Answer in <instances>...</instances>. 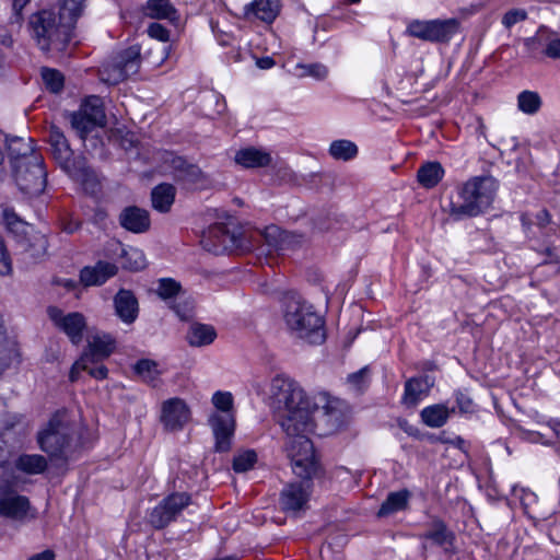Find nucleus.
<instances>
[{
  "label": "nucleus",
  "instance_id": "nucleus-3",
  "mask_svg": "<svg viewBox=\"0 0 560 560\" xmlns=\"http://www.w3.org/2000/svg\"><path fill=\"white\" fill-rule=\"evenodd\" d=\"M498 180L492 176H476L457 189V199L451 201L450 215L456 220L475 218L492 205L498 190Z\"/></svg>",
  "mask_w": 560,
  "mask_h": 560
},
{
  "label": "nucleus",
  "instance_id": "nucleus-10",
  "mask_svg": "<svg viewBox=\"0 0 560 560\" xmlns=\"http://www.w3.org/2000/svg\"><path fill=\"white\" fill-rule=\"evenodd\" d=\"M14 178L19 188L31 196L44 191L47 172L40 154H31L27 160L14 164Z\"/></svg>",
  "mask_w": 560,
  "mask_h": 560
},
{
  "label": "nucleus",
  "instance_id": "nucleus-54",
  "mask_svg": "<svg viewBox=\"0 0 560 560\" xmlns=\"http://www.w3.org/2000/svg\"><path fill=\"white\" fill-rule=\"evenodd\" d=\"M456 404H457V407L459 408L460 412L466 413V412L472 411V407H474L472 400L462 392L456 393Z\"/></svg>",
  "mask_w": 560,
  "mask_h": 560
},
{
  "label": "nucleus",
  "instance_id": "nucleus-62",
  "mask_svg": "<svg viewBox=\"0 0 560 560\" xmlns=\"http://www.w3.org/2000/svg\"><path fill=\"white\" fill-rule=\"evenodd\" d=\"M12 7L15 15L20 18L22 10L31 0H12Z\"/></svg>",
  "mask_w": 560,
  "mask_h": 560
},
{
  "label": "nucleus",
  "instance_id": "nucleus-5",
  "mask_svg": "<svg viewBox=\"0 0 560 560\" xmlns=\"http://www.w3.org/2000/svg\"><path fill=\"white\" fill-rule=\"evenodd\" d=\"M39 448L51 460L67 463L80 445L79 433L65 413H56L37 434Z\"/></svg>",
  "mask_w": 560,
  "mask_h": 560
},
{
  "label": "nucleus",
  "instance_id": "nucleus-43",
  "mask_svg": "<svg viewBox=\"0 0 560 560\" xmlns=\"http://www.w3.org/2000/svg\"><path fill=\"white\" fill-rule=\"evenodd\" d=\"M155 291L162 300L175 299L180 293L182 285L172 278H162L158 281Z\"/></svg>",
  "mask_w": 560,
  "mask_h": 560
},
{
  "label": "nucleus",
  "instance_id": "nucleus-64",
  "mask_svg": "<svg viewBox=\"0 0 560 560\" xmlns=\"http://www.w3.org/2000/svg\"><path fill=\"white\" fill-rule=\"evenodd\" d=\"M59 351L56 350H47L45 353V360L47 362H55L59 360Z\"/></svg>",
  "mask_w": 560,
  "mask_h": 560
},
{
  "label": "nucleus",
  "instance_id": "nucleus-23",
  "mask_svg": "<svg viewBox=\"0 0 560 560\" xmlns=\"http://www.w3.org/2000/svg\"><path fill=\"white\" fill-rule=\"evenodd\" d=\"M280 0H254L244 7V18L272 23L280 13Z\"/></svg>",
  "mask_w": 560,
  "mask_h": 560
},
{
  "label": "nucleus",
  "instance_id": "nucleus-50",
  "mask_svg": "<svg viewBox=\"0 0 560 560\" xmlns=\"http://www.w3.org/2000/svg\"><path fill=\"white\" fill-rule=\"evenodd\" d=\"M85 0H63L61 4L62 15H70L75 21L82 14Z\"/></svg>",
  "mask_w": 560,
  "mask_h": 560
},
{
  "label": "nucleus",
  "instance_id": "nucleus-49",
  "mask_svg": "<svg viewBox=\"0 0 560 560\" xmlns=\"http://www.w3.org/2000/svg\"><path fill=\"white\" fill-rule=\"evenodd\" d=\"M527 19V12L524 9L509 10L502 18V24L505 28H511L516 23L523 22Z\"/></svg>",
  "mask_w": 560,
  "mask_h": 560
},
{
  "label": "nucleus",
  "instance_id": "nucleus-31",
  "mask_svg": "<svg viewBox=\"0 0 560 560\" xmlns=\"http://www.w3.org/2000/svg\"><path fill=\"white\" fill-rule=\"evenodd\" d=\"M77 115H84L91 118L92 122H96L104 127L106 125V115L103 101L100 96H90L81 105Z\"/></svg>",
  "mask_w": 560,
  "mask_h": 560
},
{
  "label": "nucleus",
  "instance_id": "nucleus-59",
  "mask_svg": "<svg viewBox=\"0 0 560 560\" xmlns=\"http://www.w3.org/2000/svg\"><path fill=\"white\" fill-rule=\"evenodd\" d=\"M550 222V214L547 210L542 209L536 214V224L539 228H545Z\"/></svg>",
  "mask_w": 560,
  "mask_h": 560
},
{
  "label": "nucleus",
  "instance_id": "nucleus-11",
  "mask_svg": "<svg viewBox=\"0 0 560 560\" xmlns=\"http://www.w3.org/2000/svg\"><path fill=\"white\" fill-rule=\"evenodd\" d=\"M318 469V467L316 468ZM292 470H294L292 468ZM301 481L287 483L280 492L279 504L281 511L287 514L298 515L307 509L312 493V478L316 475L315 470L310 476H302L293 471Z\"/></svg>",
  "mask_w": 560,
  "mask_h": 560
},
{
  "label": "nucleus",
  "instance_id": "nucleus-7",
  "mask_svg": "<svg viewBox=\"0 0 560 560\" xmlns=\"http://www.w3.org/2000/svg\"><path fill=\"white\" fill-rule=\"evenodd\" d=\"M215 410L209 416L208 423L212 430L219 453L230 451L235 431L233 396L230 392H215L211 398Z\"/></svg>",
  "mask_w": 560,
  "mask_h": 560
},
{
  "label": "nucleus",
  "instance_id": "nucleus-6",
  "mask_svg": "<svg viewBox=\"0 0 560 560\" xmlns=\"http://www.w3.org/2000/svg\"><path fill=\"white\" fill-rule=\"evenodd\" d=\"M48 141L51 147L52 155L60 167L74 180L82 183L85 190L95 192L98 183L94 171L86 165L83 158L73 156V151L67 138L58 127H50Z\"/></svg>",
  "mask_w": 560,
  "mask_h": 560
},
{
  "label": "nucleus",
  "instance_id": "nucleus-13",
  "mask_svg": "<svg viewBox=\"0 0 560 560\" xmlns=\"http://www.w3.org/2000/svg\"><path fill=\"white\" fill-rule=\"evenodd\" d=\"M165 163L170 165L173 176L178 182H183L186 185H191L199 189L208 188L211 184L207 174H205L196 164L187 162L182 156L167 153Z\"/></svg>",
  "mask_w": 560,
  "mask_h": 560
},
{
  "label": "nucleus",
  "instance_id": "nucleus-60",
  "mask_svg": "<svg viewBox=\"0 0 560 560\" xmlns=\"http://www.w3.org/2000/svg\"><path fill=\"white\" fill-rule=\"evenodd\" d=\"M0 44L7 47L12 46L13 44L12 35L2 26H0Z\"/></svg>",
  "mask_w": 560,
  "mask_h": 560
},
{
  "label": "nucleus",
  "instance_id": "nucleus-17",
  "mask_svg": "<svg viewBox=\"0 0 560 560\" xmlns=\"http://www.w3.org/2000/svg\"><path fill=\"white\" fill-rule=\"evenodd\" d=\"M190 411L180 398H170L162 405L161 421L170 431L180 430L189 420Z\"/></svg>",
  "mask_w": 560,
  "mask_h": 560
},
{
  "label": "nucleus",
  "instance_id": "nucleus-58",
  "mask_svg": "<svg viewBox=\"0 0 560 560\" xmlns=\"http://www.w3.org/2000/svg\"><path fill=\"white\" fill-rule=\"evenodd\" d=\"M81 221L70 219L63 223L62 230L68 234H73L81 228Z\"/></svg>",
  "mask_w": 560,
  "mask_h": 560
},
{
  "label": "nucleus",
  "instance_id": "nucleus-37",
  "mask_svg": "<svg viewBox=\"0 0 560 560\" xmlns=\"http://www.w3.org/2000/svg\"><path fill=\"white\" fill-rule=\"evenodd\" d=\"M120 258L121 267L129 271H139L147 266L144 253L136 247L122 248Z\"/></svg>",
  "mask_w": 560,
  "mask_h": 560
},
{
  "label": "nucleus",
  "instance_id": "nucleus-24",
  "mask_svg": "<svg viewBox=\"0 0 560 560\" xmlns=\"http://www.w3.org/2000/svg\"><path fill=\"white\" fill-rule=\"evenodd\" d=\"M117 271L118 268L115 264L101 260L93 267H84L80 271V280L86 287L101 285L114 277Z\"/></svg>",
  "mask_w": 560,
  "mask_h": 560
},
{
  "label": "nucleus",
  "instance_id": "nucleus-1",
  "mask_svg": "<svg viewBox=\"0 0 560 560\" xmlns=\"http://www.w3.org/2000/svg\"><path fill=\"white\" fill-rule=\"evenodd\" d=\"M270 408L287 434L285 452L291 466L296 474L310 476L317 468L314 446L307 438L314 428V411H323L322 421L327 427L325 434H329L345 424L347 404L327 393H318L311 399L296 381L278 375L270 385Z\"/></svg>",
  "mask_w": 560,
  "mask_h": 560
},
{
  "label": "nucleus",
  "instance_id": "nucleus-61",
  "mask_svg": "<svg viewBox=\"0 0 560 560\" xmlns=\"http://www.w3.org/2000/svg\"><path fill=\"white\" fill-rule=\"evenodd\" d=\"M28 560H55V553L54 551L47 549L32 556Z\"/></svg>",
  "mask_w": 560,
  "mask_h": 560
},
{
  "label": "nucleus",
  "instance_id": "nucleus-29",
  "mask_svg": "<svg viewBox=\"0 0 560 560\" xmlns=\"http://www.w3.org/2000/svg\"><path fill=\"white\" fill-rule=\"evenodd\" d=\"M175 196L176 188L172 184H160L151 191L152 207L159 212H168L174 203Z\"/></svg>",
  "mask_w": 560,
  "mask_h": 560
},
{
  "label": "nucleus",
  "instance_id": "nucleus-25",
  "mask_svg": "<svg viewBox=\"0 0 560 560\" xmlns=\"http://www.w3.org/2000/svg\"><path fill=\"white\" fill-rule=\"evenodd\" d=\"M431 384L428 377H412L405 383L402 404L407 407H416L420 400L428 396Z\"/></svg>",
  "mask_w": 560,
  "mask_h": 560
},
{
  "label": "nucleus",
  "instance_id": "nucleus-42",
  "mask_svg": "<svg viewBox=\"0 0 560 560\" xmlns=\"http://www.w3.org/2000/svg\"><path fill=\"white\" fill-rule=\"evenodd\" d=\"M42 79L46 89L52 93H59L63 89L65 78L62 73L56 69L43 68Z\"/></svg>",
  "mask_w": 560,
  "mask_h": 560
},
{
  "label": "nucleus",
  "instance_id": "nucleus-51",
  "mask_svg": "<svg viewBox=\"0 0 560 560\" xmlns=\"http://www.w3.org/2000/svg\"><path fill=\"white\" fill-rule=\"evenodd\" d=\"M148 34L150 37L155 38L160 42H168L170 39V32L166 27H164L160 23H151L148 27Z\"/></svg>",
  "mask_w": 560,
  "mask_h": 560
},
{
  "label": "nucleus",
  "instance_id": "nucleus-56",
  "mask_svg": "<svg viewBox=\"0 0 560 560\" xmlns=\"http://www.w3.org/2000/svg\"><path fill=\"white\" fill-rule=\"evenodd\" d=\"M94 364L95 363H89V368L85 369V372L96 380L106 378L108 373L107 368L102 363L96 366H93Z\"/></svg>",
  "mask_w": 560,
  "mask_h": 560
},
{
  "label": "nucleus",
  "instance_id": "nucleus-9",
  "mask_svg": "<svg viewBox=\"0 0 560 560\" xmlns=\"http://www.w3.org/2000/svg\"><path fill=\"white\" fill-rule=\"evenodd\" d=\"M459 30L460 21L455 18L428 21L415 20L407 27L410 36L435 44L450 43Z\"/></svg>",
  "mask_w": 560,
  "mask_h": 560
},
{
  "label": "nucleus",
  "instance_id": "nucleus-32",
  "mask_svg": "<svg viewBox=\"0 0 560 560\" xmlns=\"http://www.w3.org/2000/svg\"><path fill=\"white\" fill-rule=\"evenodd\" d=\"M410 492L407 489L390 492L386 500L382 503L377 516L383 517L395 512L402 511L407 508Z\"/></svg>",
  "mask_w": 560,
  "mask_h": 560
},
{
  "label": "nucleus",
  "instance_id": "nucleus-27",
  "mask_svg": "<svg viewBox=\"0 0 560 560\" xmlns=\"http://www.w3.org/2000/svg\"><path fill=\"white\" fill-rule=\"evenodd\" d=\"M453 412L454 408L450 409L444 404H435L423 408L420 412V417L427 427L441 428L447 422Z\"/></svg>",
  "mask_w": 560,
  "mask_h": 560
},
{
  "label": "nucleus",
  "instance_id": "nucleus-47",
  "mask_svg": "<svg viewBox=\"0 0 560 560\" xmlns=\"http://www.w3.org/2000/svg\"><path fill=\"white\" fill-rule=\"evenodd\" d=\"M296 67L302 70L300 77H312L316 80H324L329 72L328 68L320 62L298 65Z\"/></svg>",
  "mask_w": 560,
  "mask_h": 560
},
{
  "label": "nucleus",
  "instance_id": "nucleus-12",
  "mask_svg": "<svg viewBox=\"0 0 560 560\" xmlns=\"http://www.w3.org/2000/svg\"><path fill=\"white\" fill-rule=\"evenodd\" d=\"M190 503V494L186 492L171 493L152 509L149 514V523L155 529H163L174 522Z\"/></svg>",
  "mask_w": 560,
  "mask_h": 560
},
{
  "label": "nucleus",
  "instance_id": "nucleus-20",
  "mask_svg": "<svg viewBox=\"0 0 560 560\" xmlns=\"http://www.w3.org/2000/svg\"><path fill=\"white\" fill-rule=\"evenodd\" d=\"M116 315L125 324H132L139 314V302L132 291L120 289L114 296Z\"/></svg>",
  "mask_w": 560,
  "mask_h": 560
},
{
  "label": "nucleus",
  "instance_id": "nucleus-2",
  "mask_svg": "<svg viewBox=\"0 0 560 560\" xmlns=\"http://www.w3.org/2000/svg\"><path fill=\"white\" fill-rule=\"evenodd\" d=\"M75 22L70 15H62L59 8L58 12L45 9L33 13L27 25L31 37L42 51L61 52L71 40Z\"/></svg>",
  "mask_w": 560,
  "mask_h": 560
},
{
  "label": "nucleus",
  "instance_id": "nucleus-16",
  "mask_svg": "<svg viewBox=\"0 0 560 560\" xmlns=\"http://www.w3.org/2000/svg\"><path fill=\"white\" fill-rule=\"evenodd\" d=\"M201 244L206 250L220 255L235 245V236L225 224L217 223L203 233Z\"/></svg>",
  "mask_w": 560,
  "mask_h": 560
},
{
  "label": "nucleus",
  "instance_id": "nucleus-19",
  "mask_svg": "<svg viewBox=\"0 0 560 560\" xmlns=\"http://www.w3.org/2000/svg\"><path fill=\"white\" fill-rule=\"evenodd\" d=\"M118 221L121 228L135 234L145 233L151 225L149 211L137 206L124 208Z\"/></svg>",
  "mask_w": 560,
  "mask_h": 560
},
{
  "label": "nucleus",
  "instance_id": "nucleus-30",
  "mask_svg": "<svg viewBox=\"0 0 560 560\" xmlns=\"http://www.w3.org/2000/svg\"><path fill=\"white\" fill-rule=\"evenodd\" d=\"M217 337L215 329L206 324H192L187 332L186 340L192 347H203L212 343Z\"/></svg>",
  "mask_w": 560,
  "mask_h": 560
},
{
  "label": "nucleus",
  "instance_id": "nucleus-22",
  "mask_svg": "<svg viewBox=\"0 0 560 560\" xmlns=\"http://www.w3.org/2000/svg\"><path fill=\"white\" fill-rule=\"evenodd\" d=\"M115 349V340L109 335L94 336L89 341L88 348L82 354V361L89 363H101L108 358Z\"/></svg>",
  "mask_w": 560,
  "mask_h": 560
},
{
  "label": "nucleus",
  "instance_id": "nucleus-21",
  "mask_svg": "<svg viewBox=\"0 0 560 560\" xmlns=\"http://www.w3.org/2000/svg\"><path fill=\"white\" fill-rule=\"evenodd\" d=\"M20 225L23 228V236H20L18 240V243L20 244L22 250L31 258H40L43 257L48 247V241L47 237L40 233L35 232L32 228L20 223Z\"/></svg>",
  "mask_w": 560,
  "mask_h": 560
},
{
  "label": "nucleus",
  "instance_id": "nucleus-55",
  "mask_svg": "<svg viewBox=\"0 0 560 560\" xmlns=\"http://www.w3.org/2000/svg\"><path fill=\"white\" fill-rule=\"evenodd\" d=\"M173 310L178 315L180 319H188L192 315V304L190 302H184V306L182 307L180 302H176L173 305Z\"/></svg>",
  "mask_w": 560,
  "mask_h": 560
},
{
  "label": "nucleus",
  "instance_id": "nucleus-53",
  "mask_svg": "<svg viewBox=\"0 0 560 560\" xmlns=\"http://www.w3.org/2000/svg\"><path fill=\"white\" fill-rule=\"evenodd\" d=\"M370 370L368 366L362 368L361 370L350 374L348 376V382L352 384L354 387L360 388L362 384L365 383L369 376Z\"/></svg>",
  "mask_w": 560,
  "mask_h": 560
},
{
  "label": "nucleus",
  "instance_id": "nucleus-15",
  "mask_svg": "<svg viewBox=\"0 0 560 560\" xmlns=\"http://www.w3.org/2000/svg\"><path fill=\"white\" fill-rule=\"evenodd\" d=\"M30 510V501L26 497L14 490L0 492V516L16 522L26 518Z\"/></svg>",
  "mask_w": 560,
  "mask_h": 560
},
{
  "label": "nucleus",
  "instance_id": "nucleus-52",
  "mask_svg": "<svg viewBox=\"0 0 560 560\" xmlns=\"http://www.w3.org/2000/svg\"><path fill=\"white\" fill-rule=\"evenodd\" d=\"M12 271L11 258L2 241H0V275L5 276Z\"/></svg>",
  "mask_w": 560,
  "mask_h": 560
},
{
  "label": "nucleus",
  "instance_id": "nucleus-38",
  "mask_svg": "<svg viewBox=\"0 0 560 560\" xmlns=\"http://www.w3.org/2000/svg\"><path fill=\"white\" fill-rule=\"evenodd\" d=\"M329 154L335 160L350 161L358 155V147L350 140H335L330 143Z\"/></svg>",
  "mask_w": 560,
  "mask_h": 560
},
{
  "label": "nucleus",
  "instance_id": "nucleus-8",
  "mask_svg": "<svg viewBox=\"0 0 560 560\" xmlns=\"http://www.w3.org/2000/svg\"><path fill=\"white\" fill-rule=\"evenodd\" d=\"M141 66V50L132 45L116 52L100 69L101 80L107 84H118L129 77L137 74Z\"/></svg>",
  "mask_w": 560,
  "mask_h": 560
},
{
  "label": "nucleus",
  "instance_id": "nucleus-39",
  "mask_svg": "<svg viewBox=\"0 0 560 560\" xmlns=\"http://www.w3.org/2000/svg\"><path fill=\"white\" fill-rule=\"evenodd\" d=\"M135 372L148 384L155 387L159 383L160 372L158 364L149 359H142L135 365Z\"/></svg>",
  "mask_w": 560,
  "mask_h": 560
},
{
  "label": "nucleus",
  "instance_id": "nucleus-57",
  "mask_svg": "<svg viewBox=\"0 0 560 560\" xmlns=\"http://www.w3.org/2000/svg\"><path fill=\"white\" fill-rule=\"evenodd\" d=\"M89 368V362H83L82 357L74 362L70 370L69 378L71 382H75L79 378V374L81 371H85Z\"/></svg>",
  "mask_w": 560,
  "mask_h": 560
},
{
  "label": "nucleus",
  "instance_id": "nucleus-26",
  "mask_svg": "<svg viewBox=\"0 0 560 560\" xmlns=\"http://www.w3.org/2000/svg\"><path fill=\"white\" fill-rule=\"evenodd\" d=\"M235 162L246 168L266 167L271 163L270 153L254 148H245L236 152Z\"/></svg>",
  "mask_w": 560,
  "mask_h": 560
},
{
  "label": "nucleus",
  "instance_id": "nucleus-34",
  "mask_svg": "<svg viewBox=\"0 0 560 560\" xmlns=\"http://www.w3.org/2000/svg\"><path fill=\"white\" fill-rule=\"evenodd\" d=\"M444 170L439 162H428L417 172V178L424 188L435 187L443 178Z\"/></svg>",
  "mask_w": 560,
  "mask_h": 560
},
{
  "label": "nucleus",
  "instance_id": "nucleus-35",
  "mask_svg": "<svg viewBox=\"0 0 560 560\" xmlns=\"http://www.w3.org/2000/svg\"><path fill=\"white\" fill-rule=\"evenodd\" d=\"M143 14L156 20L167 19L173 21L176 19V10L168 0H148L143 7Z\"/></svg>",
  "mask_w": 560,
  "mask_h": 560
},
{
  "label": "nucleus",
  "instance_id": "nucleus-28",
  "mask_svg": "<svg viewBox=\"0 0 560 560\" xmlns=\"http://www.w3.org/2000/svg\"><path fill=\"white\" fill-rule=\"evenodd\" d=\"M16 355V343L8 336L2 315L0 314V375L12 364Z\"/></svg>",
  "mask_w": 560,
  "mask_h": 560
},
{
  "label": "nucleus",
  "instance_id": "nucleus-33",
  "mask_svg": "<svg viewBox=\"0 0 560 560\" xmlns=\"http://www.w3.org/2000/svg\"><path fill=\"white\" fill-rule=\"evenodd\" d=\"M8 152L14 167L15 163L25 161L31 154H38L26 139L21 137L7 138Z\"/></svg>",
  "mask_w": 560,
  "mask_h": 560
},
{
  "label": "nucleus",
  "instance_id": "nucleus-40",
  "mask_svg": "<svg viewBox=\"0 0 560 560\" xmlns=\"http://www.w3.org/2000/svg\"><path fill=\"white\" fill-rule=\"evenodd\" d=\"M293 234L281 231L278 226L271 225L266 228L264 232V237L266 240V243L271 249L280 250L283 249V244L285 242H289V238H291Z\"/></svg>",
  "mask_w": 560,
  "mask_h": 560
},
{
  "label": "nucleus",
  "instance_id": "nucleus-44",
  "mask_svg": "<svg viewBox=\"0 0 560 560\" xmlns=\"http://www.w3.org/2000/svg\"><path fill=\"white\" fill-rule=\"evenodd\" d=\"M548 37V30L545 26H540L533 37H528L524 39V46L532 56H536L538 52H541L544 48H546V42Z\"/></svg>",
  "mask_w": 560,
  "mask_h": 560
},
{
  "label": "nucleus",
  "instance_id": "nucleus-4",
  "mask_svg": "<svg viewBox=\"0 0 560 560\" xmlns=\"http://www.w3.org/2000/svg\"><path fill=\"white\" fill-rule=\"evenodd\" d=\"M283 320L298 338L310 343H322L325 338L324 318L314 306L296 293L285 294L282 300Z\"/></svg>",
  "mask_w": 560,
  "mask_h": 560
},
{
  "label": "nucleus",
  "instance_id": "nucleus-14",
  "mask_svg": "<svg viewBox=\"0 0 560 560\" xmlns=\"http://www.w3.org/2000/svg\"><path fill=\"white\" fill-rule=\"evenodd\" d=\"M47 313L55 326L63 331L73 345L78 346L82 342L83 332L86 329V319L82 313L63 314L56 306L48 307Z\"/></svg>",
  "mask_w": 560,
  "mask_h": 560
},
{
  "label": "nucleus",
  "instance_id": "nucleus-46",
  "mask_svg": "<svg viewBox=\"0 0 560 560\" xmlns=\"http://www.w3.org/2000/svg\"><path fill=\"white\" fill-rule=\"evenodd\" d=\"M71 126L81 139H84L95 128L102 127L96 122H92L91 118L84 115L72 114Z\"/></svg>",
  "mask_w": 560,
  "mask_h": 560
},
{
  "label": "nucleus",
  "instance_id": "nucleus-36",
  "mask_svg": "<svg viewBox=\"0 0 560 560\" xmlns=\"http://www.w3.org/2000/svg\"><path fill=\"white\" fill-rule=\"evenodd\" d=\"M16 468L28 475L42 474L47 468V460L39 454H24L18 458Z\"/></svg>",
  "mask_w": 560,
  "mask_h": 560
},
{
  "label": "nucleus",
  "instance_id": "nucleus-41",
  "mask_svg": "<svg viewBox=\"0 0 560 560\" xmlns=\"http://www.w3.org/2000/svg\"><path fill=\"white\" fill-rule=\"evenodd\" d=\"M518 108L525 113L533 115L537 113L541 106V98L538 93L533 91H523L517 96Z\"/></svg>",
  "mask_w": 560,
  "mask_h": 560
},
{
  "label": "nucleus",
  "instance_id": "nucleus-45",
  "mask_svg": "<svg viewBox=\"0 0 560 560\" xmlns=\"http://www.w3.org/2000/svg\"><path fill=\"white\" fill-rule=\"evenodd\" d=\"M257 462V454L253 450H246L235 455L233 469L236 472H245L254 467Z\"/></svg>",
  "mask_w": 560,
  "mask_h": 560
},
{
  "label": "nucleus",
  "instance_id": "nucleus-18",
  "mask_svg": "<svg viewBox=\"0 0 560 560\" xmlns=\"http://www.w3.org/2000/svg\"><path fill=\"white\" fill-rule=\"evenodd\" d=\"M420 539L423 540L422 549L427 551L428 546L425 544L427 540L432 541L434 545L444 549L445 552H448L451 548H453L455 535L448 529L446 523L440 517H433L428 525V529L421 534Z\"/></svg>",
  "mask_w": 560,
  "mask_h": 560
},
{
  "label": "nucleus",
  "instance_id": "nucleus-48",
  "mask_svg": "<svg viewBox=\"0 0 560 560\" xmlns=\"http://www.w3.org/2000/svg\"><path fill=\"white\" fill-rule=\"evenodd\" d=\"M545 42L546 48L541 50V54L550 59L560 60V36L548 31V37Z\"/></svg>",
  "mask_w": 560,
  "mask_h": 560
},
{
  "label": "nucleus",
  "instance_id": "nucleus-63",
  "mask_svg": "<svg viewBox=\"0 0 560 560\" xmlns=\"http://www.w3.org/2000/svg\"><path fill=\"white\" fill-rule=\"evenodd\" d=\"M275 65V61L270 57L260 58L257 60V66L260 69H269Z\"/></svg>",
  "mask_w": 560,
  "mask_h": 560
}]
</instances>
